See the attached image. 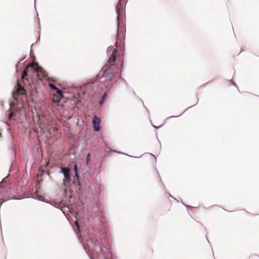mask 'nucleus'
Returning a JSON list of instances; mask_svg holds the SVG:
<instances>
[{"label": "nucleus", "instance_id": "obj_1", "mask_svg": "<svg viewBox=\"0 0 259 259\" xmlns=\"http://www.w3.org/2000/svg\"><path fill=\"white\" fill-rule=\"evenodd\" d=\"M78 240L84 250L93 253L98 259H113L110 242L109 227L101 212L89 214L87 218H75L73 226Z\"/></svg>", "mask_w": 259, "mask_h": 259}, {"label": "nucleus", "instance_id": "obj_2", "mask_svg": "<svg viewBox=\"0 0 259 259\" xmlns=\"http://www.w3.org/2000/svg\"><path fill=\"white\" fill-rule=\"evenodd\" d=\"M127 3V0H125ZM125 4L123 0H119L115 7V11L117 15L116 18V44L117 49H114L112 46H109L107 49V55L108 57L109 65L105 66L94 78L92 81L88 83L89 88H93L98 87L99 82L100 84L104 85L106 90H110L119 79H121L125 83L124 78H121V71L116 65L117 52L118 50L120 52L124 51V44L122 37L125 34V24L123 21V14L124 11Z\"/></svg>", "mask_w": 259, "mask_h": 259}, {"label": "nucleus", "instance_id": "obj_3", "mask_svg": "<svg viewBox=\"0 0 259 259\" xmlns=\"http://www.w3.org/2000/svg\"><path fill=\"white\" fill-rule=\"evenodd\" d=\"M16 83L13 91L12 99L8 103V120L4 122L7 130L11 131L17 125L18 128H28L30 125V115L34 117L31 105L38 103L37 93H31L17 76Z\"/></svg>", "mask_w": 259, "mask_h": 259}, {"label": "nucleus", "instance_id": "obj_4", "mask_svg": "<svg viewBox=\"0 0 259 259\" xmlns=\"http://www.w3.org/2000/svg\"><path fill=\"white\" fill-rule=\"evenodd\" d=\"M25 56L16 65V72L20 76L22 83L31 93H37L38 102L40 100L38 97V89H42L46 83H48L51 90L56 91L59 95L63 94V91L51 83L49 77L45 70L37 64L28 65L23 62L26 58Z\"/></svg>", "mask_w": 259, "mask_h": 259}, {"label": "nucleus", "instance_id": "obj_5", "mask_svg": "<svg viewBox=\"0 0 259 259\" xmlns=\"http://www.w3.org/2000/svg\"><path fill=\"white\" fill-rule=\"evenodd\" d=\"M72 168L70 166H64L60 168L59 172L63 175V185L65 188L72 184Z\"/></svg>", "mask_w": 259, "mask_h": 259}, {"label": "nucleus", "instance_id": "obj_6", "mask_svg": "<svg viewBox=\"0 0 259 259\" xmlns=\"http://www.w3.org/2000/svg\"><path fill=\"white\" fill-rule=\"evenodd\" d=\"M75 177L76 178L75 180H73L72 181V184L74 185H77L78 186H81V182H80V173L78 172H75Z\"/></svg>", "mask_w": 259, "mask_h": 259}, {"label": "nucleus", "instance_id": "obj_7", "mask_svg": "<svg viewBox=\"0 0 259 259\" xmlns=\"http://www.w3.org/2000/svg\"><path fill=\"white\" fill-rule=\"evenodd\" d=\"M198 100L199 99H197V103H198ZM197 103L196 104V105L197 104ZM195 106V104L193 105V106H190L189 107H188L185 111H184L182 114H181L180 115H178V116H171L167 118V119H169V118H177V117H179L180 116H181L182 115H183L186 111H187L188 110H189L190 108L193 107V106Z\"/></svg>", "mask_w": 259, "mask_h": 259}, {"label": "nucleus", "instance_id": "obj_8", "mask_svg": "<svg viewBox=\"0 0 259 259\" xmlns=\"http://www.w3.org/2000/svg\"><path fill=\"white\" fill-rule=\"evenodd\" d=\"M92 122H93V125H94V124H99L100 122V118L98 117H97L95 115L93 117Z\"/></svg>", "mask_w": 259, "mask_h": 259}, {"label": "nucleus", "instance_id": "obj_9", "mask_svg": "<svg viewBox=\"0 0 259 259\" xmlns=\"http://www.w3.org/2000/svg\"><path fill=\"white\" fill-rule=\"evenodd\" d=\"M73 169L74 173L79 172L80 167L78 166V163L77 162L74 163Z\"/></svg>", "mask_w": 259, "mask_h": 259}, {"label": "nucleus", "instance_id": "obj_10", "mask_svg": "<svg viewBox=\"0 0 259 259\" xmlns=\"http://www.w3.org/2000/svg\"><path fill=\"white\" fill-rule=\"evenodd\" d=\"M93 129L95 132H99L101 129L100 124L93 125Z\"/></svg>", "mask_w": 259, "mask_h": 259}, {"label": "nucleus", "instance_id": "obj_11", "mask_svg": "<svg viewBox=\"0 0 259 259\" xmlns=\"http://www.w3.org/2000/svg\"><path fill=\"white\" fill-rule=\"evenodd\" d=\"M90 157H91V154L90 153H88L87 155V157H86V164L87 165H88L90 163Z\"/></svg>", "mask_w": 259, "mask_h": 259}, {"label": "nucleus", "instance_id": "obj_12", "mask_svg": "<svg viewBox=\"0 0 259 259\" xmlns=\"http://www.w3.org/2000/svg\"><path fill=\"white\" fill-rule=\"evenodd\" d=\"M107 97V92H105L101 96V99L105 101L106 100Z\"/></svg>", "mask_w": 259, "mask_h": 259}, {"label": "nucleus", "instance_id": "obj_13", "mask_svg": "<svg viewBox=\"0 0 259 259\" xmlns=\"http://www.w3.org/2000/svg\"><path fill=\"white\" fill-rule=\"evenodd\" d=\"M121 154L124 155H125L126 156H128V157H131V158H139L140 157H141V156H139V157H137V156H132V155H128L126 153H120Z\"/></svg>", "mask_w": 259, "mask_h": 259}, {"label": "nucleus", "instance_id": "obj_14", "mask_svg": "<svg viewBox=\"0 0 259 259\" xmlns=\"http://www.w3.org/2000/svg\"><path fill=\"white\" fill-rule=\"evenodd\" d=\"M157 173H158V177H159V180H160V182L162 184V185H163V187H164V188L165 189V186H164V185L163 183L162 182V180H161V179L160 176L159 175L158 171H157Z\"/></svg>", "mask_w": 259, "mask_h": 259}, {"label": "nucleus", "instance_id": "obj_15", "mask_svg": "<svg viewBox=\"0 0 259 259\" xmlns=\"http://www.w3.org/2000/svg\"><path fill=\"white\" fill-rule=\"evenodd\" d=\"M105 102V101L102 100L101 99V100L99 101V103L100 106H102L104 103Z\"/></svg>", "mask_w": 259, "mask_h": 259}, {"label": "nucleus", "instance_id": "obj_16", "mask_svg": "<svg viewBox=\"0 0 259 259\" xmlns=\"http://www.w3.org/2000/svg\"><path fill=\"white\" fill-rule=\"evenodd\" d=\"M168 193L169 197H172L173 199H174L175 200L177 201V200L175 198H174L170 193Z\"/></svg>", "mask_w": 259, "mask_h": 259}, {"label": "nucleus", "instance_id": "obj_17", "mask_svg": "<svg viewBox=\"0 0 259 259\" xmlns=\"http://www.w3.org/2000/svg\"><path fill=\"white\" fill-rule=\"evenodd\" d=\"M184 205L187 208H190L192 206H190V205H187V204H184Z\"/></svg>", "mask_w": 259, "mask_h": 259}, {"label": "nucleus", "instance_id": "obj_18", "mask_svg": "<svg viewBox=\"0 0 259 259\" xmlns=\"http://www.w3.org/2000/svg\"><path fill=\"white\" fill-rule=\"evenodd\" d=\"M153 127H154L156 129H158L159 128H160L162 125H160V126H155V125H153Z\"/></svg>", "mask_w": 259, "mask_h": 259}, {"label": "nucleus", "instance_id": "obj_19", "mask_svg": "<svg viewBox=\"0 0 259 259\" xmlns=\"http://www.w3.org/2000/svg\"><path fill=\"white\" fill-rule=\"evenodd\" d=\"M38 122L39 123L41 124V119L39 117H38Z\"/></svg>", "mask_w": 259, "mask_h": 259}, {"label": "nucleus", "instance_id": "obj_20", "mask_svg": "<svg viewBox=\"0 0 259 259\" xmlns=\"http://www.w3.org/2000/svg\"><path fill=\"white\" fill-rule=\"evenodd\" d=\"M94 210H95V211H96V210H97V211H98V208L97 207H95L94 208Z\"/></svg>", "mask_w": 259, "mask_h": 259}, {"label": "nucleus", "instance_id": "obj_21", "mask_svg": "<svg viewBox=\"0 0 259 259\" xmlns=\"http://www.w3.org/2000/svg\"><path fill=\"white\" fill-rule=\"evenodd\" d=\"M35 45V43L32 44L31 45V48H33V47H34Z\"/></svg>", "mask_w": 259, "mask_h": 259}, {"label": "nucleus", "instance_id": "obj_22", "mask_svg": "<svg viewBox=\"0 0 259 259\" xmlns=\"http://www.w3.org/2000/svg\"><path fill=\"white\" fill-rule=\"evenodd\" d=\"M150 154L151 155H152L153 157H154L155 158V161H156V157H155V156H154V155H153V154H151V153H150Z\"/></svg>", "mask_w": 259, "mask_h": 259}, {"label": "nucleus", "instance_id": "obj_23", "mask_svg": "<svg viewBox=\"0 0 259 259\" xmlns=\"http://www.w3.org/2000/svg\"><path fill=\"white\" fill-rule=\"evenodd\" d=\"M145 107L146 110L147 111L148 114H149V111L148 110V109L146 107Z\"/></svg>", "mask_w": 259, "mask_h": 259}, {"label": "nucleus", "instance_id": "obj_24", "mask_svg": "<svg viewBox=\"0 0 259 259\" xmlns=\"http://www.w3.org/2000/svg\"><path fill=\"white\" fill-rule=\"evenodd\" d=\"M232 84L233 85H236V83H235V82H232Z\"/></svg>", "mask_w": 259, "mask_h": 259}, {"label": "nucleus", "instance_id": "obj_25", "mask_svg": "<svg viewBox=\"0 0 259 259\" xmlns=\"http://www.w3.org/2000/svg\"><path fill=\"white\" fill-rule=\"evenodd\" d=\"M2 106H3V107L4 108V109H5V105H4V103H3V102L2 103Z\"/></svg>", "mask_w": 259, "mask_h": 259}, {"label": "nucleus", "instance_id": "obj_26", "mask_svg": "<svg viewBox=\"0 0 259 259\" xmlns=\"http://www.w3.org/2000/svg\"><path fill=\"white\" fill-rule=\"evenodd\" d=\"M32 50H30V56H31V55H32Z\"/></svg>", "mask_w": 259, "mask_h": 259}, {"label": "nucleus", "instance_id": "obj_27", "mask_svg": "<svg viewBox=\"0 0 259 259\" xmlns=\"http://www.w3.org/2000/svg\"><path fill=\"white\" fill-rule=\"evenodd\" d=\"M181 202H182V203L184 205V204H185L183 202V201H181Z\"/></svg>", "mask_w": 259, "mask_h": 259}, {"label": "nucleus", "instance_id": "obj_28", "mask_svg": "<svg viewBox=\"0 0 259 259\" xmlns=\"http://www.w3.org/2000/svg\"><path fill=\"white\" fill-rule=\"evenodd\" d=\"M61 211L65 214V213L63 212V210H61Z\"/></svg>", "mask_w": 259, "mask_h": 259}]
</instances>
